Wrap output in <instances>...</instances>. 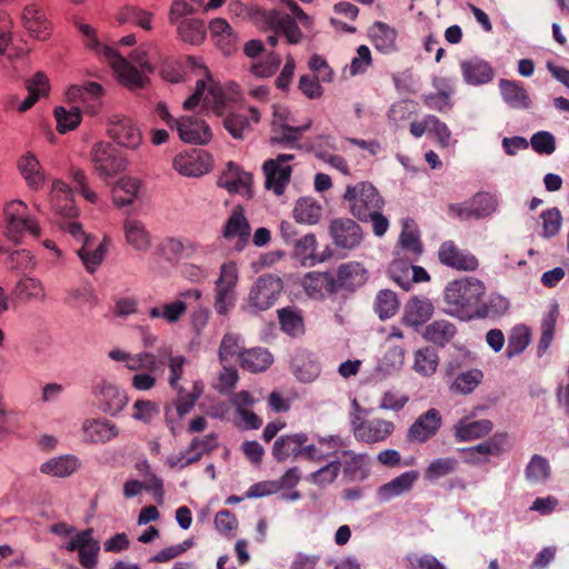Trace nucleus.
<instances>
[{
    "instance_id": "1",
    "label": "nucleus",
    "mask_w": 569,
    "mask_h": 569,
    "mask_svg": "<svg viewBox=\"0 0 569 569\" xmlns=\"http://www.w3.org/2000/svg\"><path fill=\"white\" fill-rule=\"evenodd\" d=\"M486 288L479 279L467 277L449 282L443 291L447 312L459 319L487 318L489 306L481 303Z\"/></svg>"
},
{
    "instance_id": "2",
    "label": "nucleus",
    "mask_w": 569,
    "mask_h": 569,
    "mask_svg": "<svg viewBox=\"0 0 569 569\" xmlns=\"http://www.w3.org/2000/svg\"><path fill=\"white\" fill-rule=\"evenodd\" d=\"M349 212L362 222H368L372 212L382 209L385 200L377 188L368 181L349 184L343 193Z\"/></svg>"
},
{
    "instance_id": "3",
    "label": "nucleus",
    "mask_w": 569,
    "mask_h": 569,
    "mask_svg": "<svg viewBox=\"0 0 569 569\" xmlns=\"http://www.w3.org/2000/svg\"><path fill=\"white\" fill-rule=\"evenodd\" d=\"M27 204L21 200H13L3 209L6 219V236L16 244L20 242L23 231H29L33 237L41 233L38 222L27 214Z\"/></svg>"
},
{
    "instance_id": "4",
    "label": "nucleus",
    "mask_w": 569,
    "mask_h": 569,
    "mask_svg": "<svg viewBox=\"0 0 569 569\" xmlns=\"http://www.w3.org/2000/svg\"><path fill=\"white\" fill-rule=\"evenodd\" d=\"M282 289L283 284L280 278L262 274L251 287L244 308L250 312L268 310L277 301Z\"/></svg>"
},
{
    "instance_id": "5",
    "label": "nucleus",
    "mask_w": 569,
    "mask_h": 569,
    "mask_svg": "<svg viewBox=\"0 0 569 569\" xmlns=\"http://www.w3.org/2000/svg\"><path fill=\"white\" fill-rule=\"evenodd\" d=\"M286 111H276L271 124L270 143L272 146H283L291 149H300L299 140L301 136L312 126V120L308 119L300 126H292L288 122Z\"/></svg>"
},
{
    "instance_id": "6",
    "label": "nucleus",
    "mask_w": 569,
    "mask_h": 569,
    "mask_svg": "<svg viewBox=\"0 0 569 569\" xmlns=\"http://www.w3.org/2000/svg\"><path fill=\"white\" fill-rule=\"evenodd\" d=\"M90 158L100 177L114 176L126 168V161L121 152L110 142L100 141L94 143Z\"/></svg>"
},
{
    "instance_id": "7",
    "label": "nucleus",
    "mask_w": 569,
    "mask_h": 569,
    "mask_svg": "<svg viewBox=\"0 0 569 569\" xmlns=\"http://www.w3.org/2000/svg\"><path fill=\"white\" fill-rule=\"evenodd\" d=\"M103 57L117 73L121 84L131 91L142 89L149 79L141 73L130 61L120 56L113 48L103 47Z\"/></svg>"
},
{
    "instance_id": "8",
    "label": "nucleus",
    "mask_w": 569,
    "mask_h": 569,
    "mask_svg": "<svg viewBox=\"0 0 569 569\" xmlns=\"http://www.w3.org/2000/svg\"><path fill=\"white\" fill-rule=\"evenodd\" d=\"M295 159L293 154L280 153L274 159L263 162L262 169L266 176L264 186L277 196H281L290 181L292 168L287 162Z\"/></svg>"
},
{
    "instance_id": "9",
    "label": "nucleus",
    "mask_w": 569,
    "mask_h": 569,
    "mask_svg": "<svg viewBox=\"0 0 569 569\" xmlns=\"http://www.w3.org/2000/svg\"><path fill=\"white\" fill-rule=\"evenodd\" d=\"M107 132L113 141L127 149L136 150L142 142L140 129L132 119L124 116H112L108 121Z\"/></svg>"
},
{
    "instance_id": "10",
    "label": "nucleus",
    "mask_w": 569,
    "mask_h": 569,
    "mask_svg": "<svg viewBox=\"0 0 569 569\" xmlns=\"http://www.w3.org/2000/svg\"><path fill=\"white\" fill-rule=\"evenodd\" d=\"M352 430L355 438L367 443L385 441L393 430L395 423L381 418L360 419L356 417L352 420Z\"/></svg>"
},
{
    "instance_id": "11",
    "label": "nucleus",
    "mask_w": 569,
    "mask_h": 569,
    "mask_svg": "<svg viewBox=\"0 0 569 569\" xmlns=\"http://www.w3.org/2000/svg\"><path fill=\"white\" fill-rule=\"evenodd\" d=\"M92 393L99 408L110 416H117L126 407L128 398L114 383L101 380L94 383Z\"/></svg>"
},
{
    "instance_id": "12",
    "label": "nucleus",
    "mask_w": 569,
    "mask_h": 569,
    "mask_svg": "<svg viewBox=\"0 0 569 569\" xmlns=\"http://www.w3.org/2000/svg\"><path fill=\"white\" fill-rule=\"evenodd\" d=\"M442 417L436 408H430L421 413L409 427L407 440L409 442L425 443L433 438L440 430Z\"/></svg>"
},
{
    "instance_id": "13",
    "label": "nucleus",
    "mask_w": 569,
    "mask_h": 569,
    "mask_svg": "<svg viewBox=\"0 0 569 569\" xmlns=\"http://www.w3.org/2000/svg\"><path fill=\"white\" fill-rule=\"evenodd\" d=\"M438 259L443 266L459 271H475L479 267L478 259L471 252L460 249L452 240L440 244Z\"/></svg>"
},
{
    "instance_id": "14",
    "label": "nucleus",
    "mask_w": 569,
    "mask_h": 569,
    "mask_svg": "<svg viewBox=\"0 0 569 569\" xmlns=\"http://www.w3.org/2000/svg\"><path fill=\"white\" fill-rule=\"evenodd\" d=\"M329 233L333 243L342 249H353L362 240L360 226L350 218H339L331 221Z\"/></svg>"
},
{
    "instance_id": "15",
    "label": "nucleus",
    "mask_w": 569,
    "mask_h": 569,
    "mask_svg": "<svg viewBox=\"0 0 569 569\" xmlns=\"http://www.w3.org/2000/svg\"><path fill=\"white\" fill-rule=\"evenodd\" d=\"M262 18L269 29L283 34L288 43L298 44L301 42L302 32L292 16L281 13L277 10H266L262 13Z\"/></svg>"
},
{
    "instance_id": "16",
    "label": "nucleus",
    "mask_w": 569,
    "mask_h": 569,
    "mask_svg": "<svg viewBox=\"0 0 569 569\" xmlns=\"http://www.w3.org/2000/svg\"><path fill=\"white\" fill-rule=\"evenodd\" d=\"M176 129L180 139L188 143L206 144L212 137L210 127L199 117H181L176 121Z\"/></svg>"
},
{
    "instance_id": "17",
    "label": "nucleus",
    "mask_w": 569,
    "mask_h": 569,
    "mask_svg": "<svg viewBox=\"0 0 569 569\" xmlns=\"http://www.w3.org/2000/svg\"><path fill=\"white\" fill-rule=\"evenodd\" d=\"M173 168L187 177H201L211 169V157L204 151L180 153L173 159Z\"/></svg>"
},
{
    "instance_id": "18",
    "label": "nucleus",
    "mask_w": 569,
    "mask_h": 569,
    "mask_svg": "<svg viewBox=\"0 0 569 569\" xmlns=\"http://www.w3.org/2000/svg\"><path fill=\"white\" fill-rule=\"evenodd\" d=\"M342 459L343 476L351 480H365L370 473V457L367 453H357L352 450L339 448L338 453Z\"/></svg>"
},
{
    "instance_id": "19",
    "label": "nucleus",
    "mask_w": 569,
    "mask_h": 569,
    "mask_svg": "<svg viewBox=\"0 0 569 569\" xmlns=\"http://www.w3.org/2000/svg\"><path fill=\"white\" fill-rule=\"evenodd\" d=\"M199 68L202 70L204 77L208 78V93L203 96L193 91V93L183 102V109L191 110L197 107L201 100H203L204 104L212 107L214 112L222 114L224 108V93L221 87L213 82L208 68L204 66H199Z\"/></svg>"
},
{
    "instance_id": "20",
    "label": "nucleus",
    "mask_w": 569,
    "mask_h": 569,
    "mask_svg": "<svg viewBox=\"0 0 569 569\" xmlns=\"http://www.w3.org/2000/svg\"><path fill=\"white\" fill-rule=\"evenodd\" d=\"M199 68L202 70L204 77L208 78V93L203 96L193 91V93L183 102V109L191 110L197 107L201 100H203L204 104L212 107L214 112L222 114L224 108V93L221 87L213 82L208 68L204 66H199Z\"/></svg>"
},
{
    "instance_id": "21",
    "label": "nucleus",
    "mask_w": 569,
    "mask_h": 569,
    "mask_svg": "<svg viewBox=\"0 0 569 569\" xmlns=\"http://www.w3.org/2000/svg\"><path fill=\"white\" fill-rule=\"evenodd\" d=\"M506 433H495L488 440L477 446L465 448L461 451L466 453L465 462L468 465H481L489 461L488 456L498 457L503 451Z\"/></svg>"
},
{
    "instance_id": "22",
    "label": "nucleus",
    "mask_w": 569,
    "mask_h": 569,
    "mask_svg": "<svg viewBox=\"0 0 569 569\" xmlns=\"http://www.w3.org/2000/svg\"><path fill=\"white\" fill-rule=\"evenodd\" d=\"M222 237L227 240L237 239L234 249L241 251L249 241L250 224L240 207L233 209L223 229Z\"/></svg>"
},
{
    "instance_id": "23",
    "label": "nucleus",
    "mask_w": 569,
    "mask_h": 569,
    "mask_svg": "<svg viewBox=\"0 0 569 569\" xmlns=\"http://www.w3.org/2000/svg\"><path fill=\"white\" fill-rule=\"evenodd\" d=\"M21 19L24 29L31 37L38 40H47L49 38L50 22L41 7L36 3L26 6Z\"/></svg>"
},
{
    "instance_id": "24",
    "label": "nucleus",
    "mask_w": 569,
    "mask_h": 569,
    "mask_svg": "<svg viewBox=\"0 0 569 569\" xmlns=\"http://www.w3.org/2000/svg\"><path fill=\"white\" fill-rule=\"evenodd\" d=\"M493 429V423L489 419L470 420L462 418L453 426V436L456 441H473L489 435Z\"/></svg>"
},
{
    "instance_id": "25",
    "label": "nucleus",
    "mask_w": 569,
    "mask_h": 569,
    "mask_svg": "<svg viewBox=\"0 0 569 569\" xmlns=\"http://www.w3.org/2000/svg\"><path fill=\"white\" fill-rule=\"evenodd\" d=\"M499 89L503 101L512 109L528 110L532 101L525 86L520 81L500 79Z\"/></svg>"
},
{
    "instance_id": "26",
    "label": "nucleus",
    "mask_w": 569,
    "mask_h": 569,
    "mask_svg": "<svg viewBox=\"0 0 569 569\" xmlns=\"http://www.w3.org/2000/svg\"><path fill=\"white\" fill-rule=\"evenodd\" d=\"M306 442H308V435L305 432L280 436L273 443L272 456L279 462L290 457L298 458L301 455V446Z\"/></svg>"
},
{
    "instance_id": "27",
    "label": "nucleus",
    "mask_w": 569,
    "mask_h": 569,
    "mask_svg": "<svg viewBox=\"0 0 569 569\" xmlns=\"http://www.w3.org/2000/svg\"><path fill=\"white\" fill-rule=\"evenodd\" d=\"M463 80L468 84L479 86L490 82L493 78L492 67L485 60L473 57L460 62Z\"/></svg>"
},
{
    "instance_id": "28",
    "label": "nucleus",
    "mask_w": 569,
    "mask_h": 569,
    "mask_svg": "<svg viewBox=\"0 0 569 569\" xmlns=\"http://www.w3.org/2000/svg\"><path fill=\"white\" fill-rule=\"evenodd\" d=\"M251 182L252 176L249 172L243 171L234 162L229 161L218 178L217 184L229 192H242L249 189Z\"/></svg>"
},
{
    "instance_id": "29",
    "label": "nucleus",
    "mask_w": 569,
    "mask_h": 569,
    "mask_svg": "<svg viewBox=\"0 0 569 569\" xmlns=\"http://www.w3.org/2000/svg\"><path fill=\"white\" fill-rule=\"evenodd\" d=\"M366 281V270L358 262H348L339 267L333 274L336 292L341 289L355 290Z\"/></svg>"
},
{
    "instance_id": "30",
    "label": "nucleus",
    "mask_w": 569,
    "mask_h": 569,
    "mask_svg": "<svg viewBox=\"0 0 569 569\" xmlns=\"http://www.w3.org/2000/svg\"><path fill=\"white\" fill-rule=\"evenodd\" d=\"M84 438L93 443H104L118 436L117 426L108 419H88L82 426Z\"/></svg>"
},
{
    "instance_id": "31",
    "label": "nucleus",
    "mask_w": 569,
    "mask_h": 569,
    "mask_svg": "<svg viewBox=\"0 0 569 569\" xmlns=\"http://www.w3.org/2000/svg\"><path fill=\"white\" fill-rule=\"evenodd\" d=\"M433 313V306L428 299L411 298L403 310L402 323L418 327L426 323Z\"/></svg>"
},
{
    "instance_id": "32",
    "label": "nucleus",
    "mask_w": 569,
    "mask_h": 569,
    "mask_svg": "<svg viewBox=\"0 0 569 569\" xmlns=\"http://www.w3.org/2000/svg\"><path fill=\"white\" fill-rule=\"evenodd\" d=\"M318 443L320 446H327L329 449H332V451L325 453L321 450H319L315 445H307L306 442L303 446H301L300 457H303L305 459L310 461L320 462L333 455L336 456L338 453L339 448L347 447L346 440L340 436L319 437Z\"/></svg>"
},
{
    "instance_id": "33",
    "label": "nucleus",
    "mask_w": 569,
    "mask_h": 569,
    "mask_svg": "<svg viewBox=\"0 0 569 569\" xmlns=\"http://www.w3.org/2000/svg\"><path fill=\"white\" fill-rule=\"evenodd\" d=\"M124 237L132 248L148 251L151 247V236L144 223L134 218H127L123 222Z\"/></svg>"
},
{
    "instance_id": "34",
    "label": "nucleus",
    "mask_w": 569,
    "mask_h": 569,
    "mask_svg": "<svg viewBox=\"0 0 569 569\" xmlns=\"http://www.w3.org/2000/svg\"><path fill=\"white\" fill-rule=\"evenodd\" d=\"M418 479L417 471H406L378 489V497L381 501L391 499L408 492Z\"/></svg>"
},
{
    "instance_id": "35",
    "label": "nucleus",
    "mask_w": 569,
    "mask_h": 569,
    "mask_svg": "<svg viewBox=\"0 0 569 569\" xmlns=\"http://www.w3.org/2000/svg\"><path fill=\"white\" fill-rule=\"evenodd\" d=\"M293 375L301 382H311L320 375V363L312 355L298 351L291 360Z\"/></svg>"
},
{
    "instance_id": "36",
    "label": "nucleus",
    "mask_w": 569,
    "mask_h": 569,
    "mask_svg": "<svg viewBox=\"0 0 569 569\" xmlns=\"http://www.w3.org/2000/svg\"><path fill=\"white\" fill-rule=\"evenodd\" d=\"M277 313L280 328L286 335L298 338L305 333L303 313L300 309L289 306L278 309Z\"/></svg>"
},
{
    "instance_id": "37",
    "label": "nucleus",
    "mask_w": 569,
    "mask_h": 569,
    "mask_svg": "<svg viewBox=\"0 0 569 569\" xmlns=\"http://www.w3.org/2000/svg\"><path fill=\"white\" fill-rule=\"evenodd\" d=\"M216 43L226 53L230 54L236 49L237 34L226 19L216 18L208 27Z\"/></svg>"
},
{
    "instance_id": "38",
    "label": "nucleus",
    "mask_w": 569,
    "mask_h": 569,
    "mask_svg": "<svg viewBox=\"0 0 569 569\" xmlns=\"http://www.w3.org/2000/svg\"><path fill=\"white\" fill-rule=\"evenodd\" d=\"M292 244L293 258L300 261V263L305 267H312L316 263L322 262L325 260L323 257H318L316 254L317 239L313 233L305 234L303 237L297 239Z\"/></svg>"
},
{
    "instance_id": "39",
    "label": "nucleus",
    "mask_w": 569,
    "mask_h": 569,
    "mask_svg": "<svg viewBox=\"0 0 569 569\" xmlns=\"http://www.w3.org/2000/svg\"><path fill=\"white\" fill-rule=\"evenodd\" d=\"M218 437L214 432H211L203 438H193L186 450L188 457L181 465V469L200 461L203 455L211 453L218 448Z\"/></svg>"
},
{
    "instance_id": "40",
    "label": "nucleus",
    "mask_w": 569,
    "mask_h": 569,
    "mask_svg": "<svg viewBox=\"0 0 569 569\" xmlns=\"http://www.w3.org/2000/svg\"><path fill=\"white\" fill-rule=\"evenodd\" d=\"M177 32L181 41L192 46H199L206 39L207 28L201 19L184 18L177 23Z\"/></svg>"
},
{
    "instance_id": "41",
    "label": "nucleus",
    "mask_w": 569,
    "mask_h": 569,
    "mask_svg": "<svg viewBox=\"0 0 569 569\" xmlns=\"http://www.w3.org/2000/svg\"><path fill=\"white\" fill-rule=\"evenodd\" d=\"M457 333L456 326L448 320H435L426 326L422 337L438 346L445 347Z\"/></svg>"
},
{
    "instance_id": "42",
    "label": "nucleus",
    "mask_w": 569,
    "mask_h": 569,
    "mask_svg": "<svg viewBox=\"0 0 569 569\" xmlns=\"http://www.w3.org/2000/svg\"><path fill=\"white\" fill-rule=\"evenodd\" d=\"M439 365L437 350L431 346L419 348L413 355L412 370L421 377H431Z\"/></svg>"
},
{
    "instance_id": "43",
    "label": "nucleus",
    "mask_w": 569,
    "mask_h": 569,
    "mask_svg": "<svg viewBox=\"0 0 569 569\" xmlns=\"http://www.w3.org/2000/svg\"><path fill=\"white\" fill-rule=\"evenodd\" d=\"M272 361V355L264 348H252L240 353V366L251 372L264 371Z\"/></svg>"
},
{
    "instance_id": "44",
    "label": "nucleus",
    "mask_w": 569,
    "mask_h": 569,
    "mask_svg": "<svg viewBox=\"0 0 569 569\" xmlns=\"http://www.w3.org/2000/svg\"><path fill=\"white\" fill-rule=\"evenodd\" d=\"M27 90L28 96L18 108L21 112L32 108L41 96L48 94L50 86L47 76L43 72H37L30 80H28Z\"/></svg>"
},
{
    "instance_id": "45",
    "label": "nucleus",
    "mask_w": 569,
    "mask_h": 569,
    "mask_svg": "<svg viewBox=\"0 0 569 569\" xmlns=\"http://www.w3.org/2000/svg\"><path fill=\"white\" fill-rule=\"evenodd\" d=\"M69 197L70 188L67 183L62 181L53 183L51 201L54 210L61 216L71 218L77 216L78 210Z\"/></svg>"
},
{
    "instance_id": "46",
    "label": "nucleus",
    "mask_w": 569,
    "mask_h": 569,
    "mask_svg": "<svg viewBox=\"0 0 569 569\" xmlns=\"http://www.w3.org/2000/svg\"><path fill=\"white\" fill-rule=\"evenodd\" d=\"M370 37L377 50L389 53L396 49L397 32L387 23L376 22L370 29Z\"/></svg>"
},
{
    "instance_id": "47",
    "label": "nucleus",
    "mask_w": 569,
    "mask_h": 569,
    "mask_svg": "<svg viewBox=\"0 0 569 569\" xmlns=\"http://www.w3.org/2000/svg\"><path fill=\"white\" fill-rule=\"evenodd\" d=\"M141 188V181L136 178L124 177L121 178L113 190V203L117 207H126L131 204L139 190Z\"/></svg>"
},
{
    "instance_id": "48",
    "label": "nucleus",
    "mask_w": 569,
    "mask_h": 569,
    "mask_svg": "<svg viewBox=\"0 0 569 569\" xmlns=\"http://www.w3.org/2000/svg\"><path fill=\"white\" fill-rule=\"evenodd\" d=\"M78 459L73 456H61L52 458L42 463L40 471L53 477H69L78 469Z\"/></svg>"
},
{
    "instance_id": "49",
    "label": "nucleus",
    "mask_w": 569,
    "mask_h": 569,
    "mask_svg": "<svg viewBox=\"0 0 569 569\" xmlns=\"http://www.w3.org/2000/svg\"><path fill=\"white\" fill-rule=\"evenodd\" d=\"M87 238L86 243L78 250V256L84 264L88 272L93 273L103 261L107 253V240L104 239L96 248Z\"/></svg>"
},
{
    "instance_id": "50",
    "label": "nucleus",
    "mask_w": 569,
    "mask_h": 569,
    "mask_svg": "<svg viewBox=\"0 0 569 569\" xmlns=\"http://www.w3.org/2000/svg\"><path fill=\"white\" fill-rule=\"evenodd\" d=\"M551 476V467L545 457L533 455L525 469V478L530 483H545Z\"/></svg>"
},
{
    "instance_id": "51",
    "label": "nucleus",
    "mask_w": 569,
    "mask_h": 569,
    "mask_svg": "<svg viewBox=\"0 0 569 569\" xmlns=\"http://www.w3.org/2000/svg\"><path fill=\"white\" fill-rule=\"evenodd\" d=\"M321 206L311 198H301L297 201L293 216L297 222L315 224L321 217Z\"/></svg>"
},
{
    "instance_id": "52",
    "label": "nucleus",
    "mask_w": 569,
    "mask_h": 569,
    "mask_svg": "<svg viewBox=\"0 0 569 569\" xmlns=\"http://www.w3.org/2000/svg\"><path fill=\"white\" fill-rule=\"evenodd\" d=\"M458 468L459 461L453 457L437 458L426 468L423 477L428 481H436L456 472Z\"/></svg>"
},
{
    "instance_id": "53",
    "label": "nucleus",
    "mask_w": 569,
    "mask_h": 569,
    "mask_svg": "<svg viewBox=\"0 0 569 569\" xmlns=\"http://www.w3.org/2000/svg\"><path fill=\"white\" fill-rule=\"evenodd\" d=\"M308 292L318 293L326 290L329 293L336 292L333 274L330 272H308L302 280Z\"/></svg>"
},
{
    "instance_id": "54",
    "label": "nucleus",
    "mask_w": 569,
    "mask_h": 569,
    "mask_svg": "<svg viewBox=\"0 0 569 569\" xmlns=\"http://www.w3.org/2000/svg\"><path fill=\"white\" fill-rule=\"evenodd\" d=\"M19 169L24 177L27 183L38 189L43 181V174L40 171V163L32 153L23 156L19 161Z\"/></svg>"
},
{
    "instance_id": "55",
    "label": "nucleus",
    "mask_w": 569,
    "mask_h": 569,
    "mask_svg": "<svg viewBox=\"0 0 569 569\" xmlns=\"http://www.w3.org/2000/svg\"><path fill=\"white\" fill-rule=\"evenodd\" d=\"M530 330L526 326H516L508 338V345L506 349L507 358L511 359L515 356L520 355L525 351L530 342Z\"/></svg>"
},
{
    "instance_id": "56",
    "label": "nucleus",
    "mask_w": 569,
    "mask_h": 569,
    "mask_svg": "<svg viewBox=\"0 0 569 569\" xmlns=\"http://www.w3.org/2000/svg\"><path fill=\"white\" fill-rule=\"evenodd\" d=\"M483 373L479 369H471L459 373L451 385V390L455 393L469 395L482 381Z\"/></svg>"
},
{
    "instance_id": "57",
    "label": "nucleus",
    "mask_w": 569,
    "mask_h": 569,
    "mask_svg": "<svg viewBox=\"0 0 569 569\" xmlns=\"http://www.w3.org/2000/svg\"><path fill=\"white\" fill-rule=\"evenodd\" d=\"M119 23H134L144 30H151L152 13L137 7L127 6L117 16Z\"/></svg>"
},
{
    "instance_id": "58",
    "label": "nucleus",
    "mask_w": 569,
    "mask_h": 569,
    "mask_svg": "<svg viewBox=\"0 0 569 569\" xmlns=\"http://www.w3.org/2000/svg\"><path fill=\"white\" fill-rule=\"evenodd\" d=\"M54 118L57 121V130L60 133H66L74 130L81 122V110L78 107H72L67 110L64 107H57L54 109Z\"/></svg>"
},
{
    "instance_id": "59",
    "label": "nucleus",
    "mask_w": 569,
    "mask_h": 569,
    "mask_svg": "<svg viewBox=\"0 0 569 569\" xmlns=\"http://www.w3.org/2000/svg\"><path fill=\"white\" fill-rule=\"evenodd\" d=\"M224 129L232 136V138L242 140L246 132L250 131V119L247 114L230 112L223 119Z\"/></svg>"
},
{
    "instance_id": "60",
    "label": "nucleus",
    "mask_w": 569,
    "mask_h": 569,
    "mask_svg": "<svg viewBox=\"0 0 569 569\" xmlns=\"http://www.w3.org/2000/svg\"><path fill=\"white\" fill-rule=\"evenodd\" d=\"M375 309L380 319L391 318L399 309L396 293L391 290H381L377 295Z\"/></svg>"
},
{
    "instance_id": "61",
    "label": "nucleus",
    "mask_w": 569,
    "mask_h": 569,
    "mask_svg": "<svg viewBox=\"0 0 569 569\" xmlns=\"http://www.w3.org/2000/svg\"><path fill=\"white\" fill-rule=\"evenodd\" d=\"M341 460L339 458L331 460L326 466L310 475V481L317 486H326L332 483L340 471Z\"/></svg>"
},
{
    "instance_id": "62",
    "label": "nucleus",
    "mask_w": 569,
    "mask_h": 569,
    "mask_svg": "<svg viewBox=\"0 0 569 569\" xmlns=\"http://www.w3.org/2000/svg\"><path fill=\"white\" fill-rule=\"evenodd\" d=\"M240 346V337L234 333H227L223 336L219 347V359L221 363H229L233 357H238L240 360V353H242Z\"/></svg>"
},
{
    "instance_id": "63",
    "label": "nucleus",
    "mask_w": 569,
    "mask_h": 569,
    "mask_svg": "<svg viewBox=\"0 0 569 569\" xmlns=\"http://www.w3.org/2000/svg\"><path fill=\"white\" fill-rule=\"evenodd\" d=\"M476 219H481L490 216L497 210V197L487 192L477 193L472 200Z\"/></svg>"
},
{
    "instance_id": "64",
    "label": "nucleus",
    "mask_w": 569,
    "mask_h": 569,
    "mask_svg": "<svg viewBox=\"0 0 569 569\" xmlns=\"http://www.w3.org/2000/svg\"><path fill=\"white\" fill-rule=\"evenodd\" d=\"M159 415V407L150 400H137L133 403L132 418L143 423H150Z\"/></svg>"
}]
</instances>
